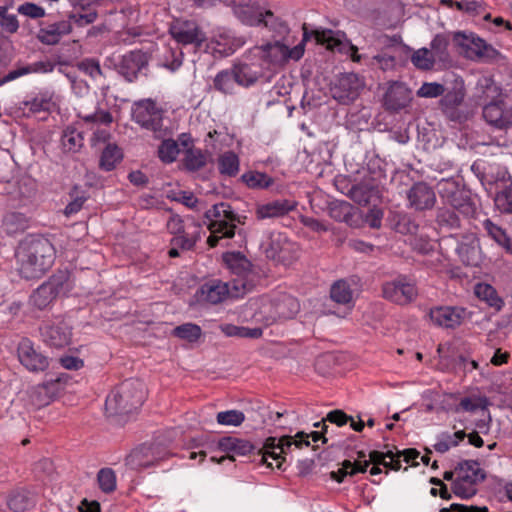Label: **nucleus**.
<instances>
[{"instance_id":"7c9ffc66","label":"nucleus","mask_w":512,"mask_h":512,"mask_svg":"<svg viewBox=\"0 0 512 512\" xmlns=\"http://www.w3.org/2000/svg\"><path fill=\"white\" fill-rule=\"evenodd\" d=\"M54 63L49 60L46 61H38L28 65H20L9 71L3 77H0V86L14 81L22 76L32 74V73H50L54 70Z\"/></svg>"},{"instance_id":"dca6fc26","label":"nucleus","mask_w":512,"mask_h":512,"mask_svg":"<svg viewBox=\"0 0 512 512\" xmlns=\"http://www.w3.org/2000/svg\"><path fill=\"white\" fill-rule=\"evenodd\" d=\"M267 257L282 262L291 261L298 256V246L289 241L287 236L280 232H272L269 240L264 244Z\"/></svg>"},{"instance_id":"f8f14e48","label":"nucleus","mask_w":512,"mask_h":512,"mask_svg":"<svg viewBox=\"0 0 512 512\" xmlns=\"http://www.w3.org/2000/svg\"><path fill=\"white\" fill-rule=\"evenodd\" d=\"M234 13L244 24L250 26L263 24L264 26L276 31L278 34H284L288 31L286 23L277 18L271 10L256 12L249 5L243 6L239 4L234 9Z\"/></svg>"},{"instance_id":"e2e57ef3","label":"nucleus","mask_w":512,"mask_h":512,"mask_svg":"<svg viewBox=\"0 0 512 512\" xmlns=\"http://www.w3.org/2000/svg\"><path fill=\"white\" fill-rule=\"evenodd\" d=\"M98 13L96 10H89L87 12L74 10L68 14V20L78 26H85L92 24L96 21Z\"/></svg>"},{"instance_id":"9d476101","label":"nucleus","mask_w":512,"mask_h":512,"mask_svg":"<svg viewBox=\"0 0 512 512\" xmlns=\"http://www.w3.org/2000/svg\"><path fill=\"white\" fill-rule=\"evenodd\" d=\"M453 41L461 49V53L470 60L492 59L497 54L491 45L473 33L457 32Z\"/></svg>"},{"instance_id":"423d86ee","label":"nucleus","mask_w":512,"mask_h":512,"mask_svg":"<svg viewBox=\"0 0 512 512\" xmlns=\"http://www.w3.org/2000/svg\"><path fill=\"white\" fill-rule=\"evenodd\" d=\"M166 227L173 235L171 245L178 246L182 250H192L201 238L202 227L193 218L183 219L179 215H172Z\"/></svg>"},{"instance_id":"c756f323","label":"nucleus","mask_w":512,"mask_h":512,"mask_svg":"<svg viewBox=\"0 0 512 512\" xmlns=\"http://www.w3.org/2000/svg\"><path fill=\"white\" fill-rule=\"evenodd\" d=\"M72 32L70 21H58L41 27L37 33V39L45 45L58 44L61 38Z\"/></svg>"},{"instance_id":"f704fd0d","label":"nucleus","mask_w":512,"mask_h":512,"mask_svg":"<svg viewBox=\"0 0 512 512\" xmlns=\"http://www.w3.org/2000/svg\"><path fill=\"white\" fill-rule=\"evenodd\" d=\"M465 93L462 89L457 88L448 91L440 100V105L443 112L452 120L459 117L457 112L458 106H460L464 100Z\"/></svg>"},{"instance_id":"338daca9","label":"nucleus","mask_w":512,"mask_h":512,"mask_svg":"<svg viewBox=\"0 0 512 512\" xmlns=\"http://www.w3.org/2000/svg\"><path fill=\"white\" fill-rule=\"evenodd\" d=\"M445 88L442 84L436 82H426L417 91V96L422 98H436L443 95Z\"/></svg>"},{"instance_id":"f257e3e1","label":"nucleus","mask_w":512,"mask_h":512,"mask_svg":"<svg viewBox=\"0 0 512 512\" xmlns=\"http://www.w3.org/2000/svg\"><path fill=\"white\" fill-rule=\"evenodd\" d=\"M16 259L19 275L26 280H36L52 267L55 248L47 238L30 235L19 243Z\"/></svg>"},{"instance_id":"0eeeda50","label":"nucleus","mask_w":512,"mask_h":512,"mask_svg":"<svg viewBox=\"0 0 512 512\" xmlns=\"http://www.w3.org/2000/svg\"><path fill=\"white\" fill-rule=\"evenodd\" d=\"M453 492L462 498H470L477 492V484L485 478L483 470L476 461H464L455 469Z\"/></svg>"},{"instance_id":"c03bdc74","label":"nucleus","mask_w":512,"mask_h":512,"mask_svg":"<svg viewBox=\"0 0 512 512\" xmlns=\"http://www.w3.org/2000/svg\"><path fill=\"white\" fill-rule=\"evenodd\" d=\"M369 458V460H366L369 464L373 463L374 465H383L384 467L392 470H399L401 468L400 455L394 454L392 451H388L386 453L371 451Z\"/></svg>"},{"instance_id":"680f3d73","label":"nucleus","mask_w":512,"mask_h":512,"mask_svg":"<svg viewBox=\"0 0 512 512\" xmlns=\"http://www.w3.org/2000/svg\"><path fill=\"white\" fill-rule=\"evenodd\" d=\"M216 420L219 425L240 426L245 420V415L239 410H227L219 412Z\"/></svg>"},{"instance_id":"49530a36","label":"nucleus","mask_w":512,"mask_h":512,"mask_svg":"<svg viewBox=\"0 0 512 512\" xmlns=\"http://www.w3.org/2000/svg\"><path fill=\"white\" fill-rule=\"evenodd\" d=\"M477 90L481 93L478 97L484 101H497V98L501 95L500 87L488 76H482L478 79Z\"/></svg>"},{"instance_id":"13d9d810","label":"nucleus","mask_w":512,"mask_h":512,"mask_svg":"<svg viewBox=\"0 0 512 512\" xmlns=\"http://www.w3.org/2000/svg\"><path fill=\"white\" fill-rule=\"evenodd\" d=\"M412 64L420 70H430L433 68L435 59L434 55L427 48L416 50L411 56Z\"/></svg>"},{"instance_id":"c9c22d12","label":"nucleus","mask_w":512,"mask_h":512,"mask_svg":"<svg viewBox=\"0 0 512 512\" xmlns=\"http://www.w3.org/2000/svg\"><path fill=\"white\" fill-rule=\"evenodd\" d=\"M482 225L489 237H491L506 252L512 253V240L502 227L496 225L490 219H485Z\"/></svg>"},{"instance_id":"ddd939ff","label":"nucleus","mask_w":512,"mask_h":512,"mask_svg":"<svg viewBox=\"0 0 512 512\" xmlns=\"http://www.w3.org/2000/svg\"><path fill=\"white\" fill-rule=\"evenodd\" d=\"M364 82L355 73H345L337 78L331 87L332 97L340 104H350L360 95Z\"/></svg>"},{"instance_id":"3c124183","label":"nucleus","mask_w":512,"mask_h":512,"mask_svg":"<svg viewBox=\"0 0 512 512\" xmlns=\"http://www.w3.org/2000/svg\"><path fill=\"white\" fill-rule=\"evenodd\" d=\"M241 179L251 189H266L274 183L272 177L259 171L246 172Z\"/></svg>"},{"instance_id":"4468645a","label":"nucleus","mask_w":512,"mask_h":512,"mask_svg":"<svg viewBox=\"0 0 512 512\" xmlns=\"http://www.w3.org/2000/svg\"><path fill=\"white\" fill-rule=\"evenodd\" d=\"M43 342L49 347L61 349L72 340V327L62 319L44 323L40 328Z\"/></svg>"},{"instance_id":"7ed1b4c3","label":"nucleus","mask_w":512,"mask_h":512,"mask_svg":"<svg viewBox=\"0 0 512 512\" xmlns=\"http://www.w3.org/2000/svg\"><path fill=\"white\" fill-rule=\"evenodd\" d=\"M146 397L144 384L129 379L117 386L106 398L105 409L109 416L128 415L141 407Z\"/></svg>"},{"instance_id":"a211bd4d","label":"nucleus","mask_w":512,"mask_h":512,"mask_svg":"<svg viewBox=\"0 0 512 512\" xmlns=\"http://www.w3.org/2000/svg\"><path fill=\"white\" fill-rule=\"evenodd\" d=\"M169 32L172 38L182 45L200 47L206 39L204 32L194 21L177 20L171 24Z\"/></svg>"},{"instance_id":"20e7f679","label":"nucleus","mask_w":512,"mask_h":512,"mask_svg":"<svg viewBox=\"0 0 512 512\" xmlns=\"http://www.w3.org/2000/svg\"><path fill=\"white\" fill-rule=\"evenodd\" d=\"M205 218L209 222L208 229L210 231L207 243L212 248L218 244L220 239L232 238L235 235V222H240L231 206L224 202L215 204L207 210Z\"/></svg>"},{"instance_id":"ea45409f","label":"nucleus","mask_w":512,"mask_h":512,"mask_svg":"<svg viewBox=\"0 0 512 512\" xmlns=\"http://www.w3.org/2000/svg\"><path fill=\"white\" fill-rule=\"evenodd\" d=\"M209 154L201 149H187L183 158V165L186 170L195 172L206 166Z\"/></svg>"},{"instance_id":"6e6d98bb","label":"nucleus","mask_w":512,"mask_h":512,"mask_svg":"<svg viewBox=\"0 0 512 512\" xmlns=\"http://www.w3.org/2000/svg\"><path fill=\"white\" fill-rule=\"evenodd\" d=\"M235 84L236 79L231 69L220 71L214 78L215 89L225 94L233 93Z\"/></svg>"},{"instance_id":"a878e982","label":"nucleus","mask_w":512,"mask_h":512,"mask_svg":"<svg viewBox=\"0 0 512 512\" xmlns=\"http://www.w3.org/2000/svg\"><path fill=\"white\" fill-rule=\"evenodd\" d=\"M411 100V90L404 84L395 82L385 93L384 106L387 110L397 112L406 108Z\"/></svg>"},{"instance_id":"9b49d317","label":"nucleus","mask_w":512,"mask_h":512,"mask_svg":"<svg viewBox=\"0 0 512 512\" xmlns=\"http://www.w3.org/2000/svg\"><path fill=\"white\" fill-rule=\"evenodd\" d=\"M132 119L142 128L152 131L156 137L161 136L163 126L162 111L151 99L141 100L134 104Z\"/></svg>"},{"instance_id":"774afa93","label":"nucleus","mask_w":512,"mask_h":512,"mask_svg":"<svg viewBox=\"0 0 512 512\" xmlns=\"http://www.w3.org/2000/svg\"><path fill=\"white\" fill-rule=\"evenodd\" d=\"M183 53L177 49L168 48L163 56V66L176 71L182 65Z\"/></svg>"},{"instance_id":"6ab92c4d","label":"nucleus","mask_w":512,"mask_h":512,"mask_svg":"<svg viewBox=\"0 0 512 512\" xmlns=\"http://www.w3.org/2000/svg\"><path fill=\"white\" fill-rule=\"evenodd\" d=\"M483 118L497 129H508L512 126V107L502 100L489 102L483 107Z\"/></svg>"},{"instance_id":"052dcab7","label":"nucleus","mask_w":512,"mask_h":512,"mask_svg":"<svg viewBox=\"0 0 512 512\" xmlns=\"http://www.w3.org/2000/svg\"><path fill=\"white\" fill-rule=\"evenodd\" d=\"M99 488L104 493H111L116 489V475L111 468H102L97 473Z\"/></svg>"},{"instance_id":"0e129e2a","label":"nucleus","mask_w":512,"mask_h":512,"mask_svg":"<svg viewBox=\"0 0 512 512\" xmlns=\"http://www.w3.org/2000/svg\"><path fill=\"white\" fill-rule=\"evenodd\" d=\"M448 39L443 35H436L431 42V52L434 59L444 61L448 57Z\"/></svg>"},{"instance_id":"412c9836","label":"nucleus","mask_w":512,"mask_h":512,"mask_svg":"<svg viewBox=\"0 0 512 512\" xmlns=\"http://www.w3.org/2000/svg\"><path fill=\"white\" fill-rule=\"evenodd\" d=\"M218 448L227 453V456H222L219 459L211 458L212 461L219 464L223 463L226 459L233 461L235 456H246L256 449L249 441L232 436L221 438L218 441Z\"/></svg>"},{"instance_id":"09e8293b","label":"nucleus","mask_w":512,"mask_h":512,"mask_svg":"<svg viewBox=\"0 0 512 512\" xmlns=\"http://www.w3.org/2000/svg\"><path fill=\"white\" fill-rule=\"evenodd\" d=\"M28 226L26 217L21 213L11 212L4 216L2 228L8 235L24 231Z\"/></svg>"},{"instance_id":"a19ab883","label":"nucleus","mask_w":512,"mask_h":512,"mask_svg":"<svg viewBox=\"0 0 512 512\" xmlns=\"http://www.w3.org/2000/svg\"><path fill=\"white\" fill-rule=\"evenodd\" d=\"M240 169V160L233 151H226L218 157V170L220 174L234 177Z\"/></svg>"},{"instance_id":"f03ea898","label":"nucleus","mask_w":512,"mask_h":512,"mask_svg":"<svg viewBox=\"0 0 512 512\" xmlns=\"http://www.w3.org/2000/svg\"><path fill=\"white\" fill-rule=\"evenodd\" d=\"M315 427H321V431H313L310 434L305 432H298L295 437L291 436H282L280 438L276 437H268L263 445L257 448L258 454L261 455L262 462L266 463L268 466H272L271 462H268V459L276 461V467L281 468L282 461H284V454L294 445L297 448H302L303 446H309L310 443L308 441L309 438L312 439L313 442H317L322 440L323 443L327 442V438L325 434L327 433L328 426L325 422H317L314 424Z\"/></svg>"},{"instance_id":"e433bc0d","label":"nucleus","mask_w":512,"mask_h":512,"mask_svg":"<svg viewBox=\"0 0 512 512\" xmlns=\"http://www.w3.org/2000/svg\"><path fill=\"white\" fill-rule=\"evenodd\" d=\"M231 70L236 79V83L243 87L253 85L260 77V71L253 70L252 66L246 63L235 64Z\"/></svg>"},{"instance_id":"cd10ccee","label":"nucleus","mask_w":512,"mask_h":512,"mask_svg":"<svg viewBox=\"0 0 512 512\" xmlns=\"http://www.w3.org/2000/svg\"><path fill=\"white\" fill-rule=\"evenodd\" d=\"M297 206L295 201L278 199L265 204H259L255 210L257 220L282 217L293 211Z\"/></svg>"},{"instance_id":"72a5a7b5","label":"nucleus","mask_w":512,"mask_h":512,"mask_svg":"<svg viewBox=\"0 0 512 512\" xmlns=\"http://www.w3.org/2000/svg\"><path fill=\"white\" fill-rule=\"evenodd\" d=\"M350 197L359 205H368L373 199L380 197V190L377 185L361 182L352 186Z\"/></svg>"},{"instance_id":"39448f33","label":"nucleus","mask_w":512,"mask_h":512,"mask_svg":"<svg viewBox=\"0 0 512 512\" xmlns=\"http://www.w3.org/2000/svg\"><path fill=\"white\" fill-rule=\"evenodd\" d=\"M246 284L241 280L223 282L219 279H212L202 284L195 293L198 303L218 304L227 297H239L246 292Z\"/></svg>"},{"instance_id":"5fc2aeb1","label":"nucleus","mask_w":512,"mask_h":512,"mask_svg":"<svg viewBox=\"0 0 512 512\" xmlns=\"http://www.w3.org/2000/svg\"><path fill=\"white\" fill-rule=\"evenodd\" d=\"M330 216L339 222H344L347 224H351V220L353 217V206L346 202H335L332 203L329 208Z\"/></svg>"},{"instance_id":"de8ad7c7","label":"nucleus","mask_w":512,"mask_h":512,"mask_svg":"<svg viewBox=\"0 0 512 512\" xmlns=\"http://www.w3.org/2000/svg\"><path fill=\"white\" fill-rule=\"evenodd\" d=\"M223 259L227 267L239 277H245L250 272V262L240 253H228Z\"/></svg>"},{"instance_id":"603ef678","label":"nucleus","mask_w":512,"mask_h":512,"mask_svg":"<svg viewBox=\"0 0 512 512\" xmlns=\"http://www.w3.org/2000/svg\"><path fill=\"white\" fill-rule=\"evenodd\" d=\"M330 296L339 304H349L353 299V291L347 281L339 280L332 285Z\"/></svg>"},{"instance_id":"b1692460","label":"nucleus","mask_w":512,"mask_h":512,"mask_svg":"<svg viewBox=\"0 0 512 512\" xmlns=\"http://www.w3.org/2000/svg\"><path fill=\"white\" fill-rule=\"evenodd\" d=\"M407 198L410 207L419 211L433 208L436 202L435 192L424 182L415 183L409 189Z\"/></svg>"},{"instance_id":"69168bd1","label":"nucleus","mask_w":512,"mask_h":512,"mask_svg":"<svg viewBox=\"0 0 512 512\" xmlns=\"http://www.w3.org/2000/svg\"><path fill=\"white\" fill-rule=\"evenodd\" d=\"M496 208L502 213H512V188H505L494 198Z\"/></svg>"},{"instance_id":"2eb2a0df","label":"nucleus","mask_w":512,"mask_h":512,"mask_svg":"<svg viewBox=\"0 0 512 512\" xmlns=\"http://www.w3.org/2000/svg\"><path fill=\"white\" fill-rule=\"evenodd\" d=\"M384 298L399 304L405 305L416 299L418 291L415 284L406 277H398L383 284Z\"/></svg>"},{"instance_id":"4be33fe9","label":"nucleus","mask_w":512,"mask_h":512,"mask_svg":"<svg viewBox=\"0 0 512 512\" xmlns=\"http://www.w3.org/2000/svg\"><path fill=\"white\" fill-rule=\"evenodd\" d=\"M429 316L431 321L439 327L455 328L462 323L465 317V309L452 306H439L432 308Z\"/></svg>"},{"instance_id":"473e14b6","label":"nucleus","mask_w":512,"mask_h":512,"mask_svg":"<svg viewBox=\"0 0 512 512\" xmlns=\"http://www.w3.org/2000/svg\"><path fill=\"white\" fill-rule=\"evenodd\" d=\"M273 298L276 310L275 317H278V321L291 319L298 313L300 305L295 297L283 293Z\"/></svg>"},{"instance_id":"864d4df0","label":"nucleus","mask_w":512,"mask_h":512,"mask_svg":"<svg viewBox=\"0 0 512 512\" xmlns=\"http://www.w3.org/2000/svg\"><path fill=\"white\" fill-rule=\"evenodd\" d=\"M275 312L274 298H263L259 310L255 313V318L257 321L263 322L266 326H269L278 322V317H275Z\"/></svg>"},{"instance_id":"6e6552de","label":"nucleus","mask_w":512,"mask_h":512,"mask_svg":"<svg viewBox=\"0 0 512 512\" xmlns=\"http://www.w3.org/2000/svg\"><path fill=\"white\" fill-rule=\"evenodd\" d=\"M70 289L69 276L65 272L53 274L30 295L29 302L39 310L47 308L62 293Z\"/></svg>"},{"instance_id":"c85d7f7f","label":"nucleus","mask_w":512,"mask_h":512,"mask_svg":"<svg viewBox=\"0 0 512 512\" xmlns=\"http://www.w3.org/2000/svg\"><path fill=\"white\" fill-rule=\"evenodd\" d=\"M243 44L244 42L241 39L235 38L230 32L219 31L213 36L210 47L215 55L227 57L242 47Z\"/></svg>"},{"instance_id":"bb28decb","label":"nucleus","mask_w":512,"mask_h":512,"mask_svg":"<svg viewBox=\"0 0 512 512\" xmlns=\"http://www.w3.org/2000/svg\"><path fill=\"white\" fill-rule=\"evenodd\" d=\"M156 450L154 446L143 445L126 457V465L134 470L148 468L161 459Z\"/></svg>"},{"instance_id":"f3484780","label":"nucleus","mask_w":512,"mask_h":512,"mask_svg":"<svg viewBox=\"0 0 512 512\" xmlns=\"http://www.w3.org/2000/svg\"><path fill=\"white\" fill-rule=\"evenodd\" d=\"M65 381L63 376H59L32 387L29 390L30 403L37 408L49 405L62 392Z\"/></svg>"},{"instance_id":"58836bf2","label":"nucleus","mask_w":512,"mask_h":512,"mask_svg":"<svg viewBox=\"0 0 512 512\" xmlns=\"http://www.w3.org/2000/svg\"><path fill=\"white\" fill-rule=\"evenodd\" d=\"M123 153L116 144H107L101 153L99 167L104 171H112L121 162Z\"/></svg>"},{"instance_id":"79ce46f5","label":"nucleus","mask_w":512,"mask_h":512,"mask_svg":"<svg viewBox=\"0 0 512 512\" xmlns=\"http://www.w3.org/2000/svg\"><path fill=\"white\" fill-rule=\"evenodd\" d=\"M475 294L480 299L485 301L490 307L496 310H501L504 305L503 300L498 296L495 288L486 283H479L475 286Z\"/></svg>"},{"instance_id":"4d7b16f0","label":"nucleus","mask_w":512,"mask_h":512,"mask_svg":"<svg viewBox=\"0 0 512 512\" xmlns=\"http://www.w3.org/2000/svg\"><path fill=\"white\" fill-rule=\"evenodd\" d=\"M201 328L193 323H185L175 327L171 334L188 342H195L201 336Z\"/></svg>"},{"instance_id":"aec40b11","label":"nucleus","mask_w":512,"mask_h":512,"mask_svg":"<svg viewBox=\"0 0 512 512\" xmlns=\"http://www.w3.org/2000/svg\"><path fill=\"white\" fill-rule=\"evenodd\" d=\"M18 358L29 371H44L49 366L48 358L38 352L29 339H23L19 343Z\"/></svg>"},{"instance_id":"393cba45","label":"nucleus","mask_w":512,"mask_h":512,"mask_svg":"<svg viewBox=\"0 0 512 512\" xmlns=\"http://www.w3.org/2000/svg\"><path fill=\"white\" fill-rule=\"evenodd\" d=\"M249 53L258 57L264 64H282L286 61L287 46L276 41L261 46H255Z\"/></svg>"},{"instance_id":"5701e85b","label":"nucleus","mask_w":512,"mask_h":512,"mask_svg":"<svg viewBox=\"0 0 512 512\" xmlns=\"http://www.w3.org/2000/svg\"><path fill=\"white\" fill-rule=\"evenodd\" d=\"M147 64L148 56L146 53L140 50L130 51L122 56L118 64V71L126 80L131 82Z\"/></svg>"},{"instance_id":"1a4fd4ad","label":"nucleus","mask_w":512,"mask_h":512,"mask_svg":"<svg viewBox=\"0 0 512 512\" xmlns=\"http://www.w3.org/2000/svg\"><path fill=\"white\" fill-rule=\"evenodd\" d=\"M310 36H313L318 44L325 45L329 50L337 49L339 52H344L347 48L353 62H360L361 60L358 48L350 42L343 41L344 33L340 31L334 32L330 29L309 30L304 26V41Z\"/></svg>"},{"instance_id":"37998d69","label":"nucleus","mask_w":512,"mask_h":512,"mask_svg":"<svg viewBox=\"0 0 512 512\" xmlns=\"http://www.w3.org/2000/svg\"><path fill=\"white\" fill-rule=\"evenodd\" d=\"M62 148L67 153L78 152L84 144V138L81 132L73 127H67L61 137Z\"/></svg>"},{"instance_id":"4c0bfd02","label":"nucleus","mask_w":512,"mask_h":512,"mask_svg":"<svg viewBox=\"0 0 512 512\" xmlns=\"http://www.w3.org/2000/svg\"><path fill=\"white\" fill-rule=\"evenodd\" d=\"M368 466L369 462L367 461L358 460L352 463L350 460H345L343 461L341 468H339L337 471H332L330 473V477L336 482L342 483L344 481V478L348 475L353 476L357 473L366 472Z\"/></svg>"},{"instance_id":"bf43d9fd","label":"nucleus","mask_w":512,"mask_h":512,"mask_svg":"<svg viewBox=\"0 0 512 512\" xmlns=\"http://www.w3.org/2000/svg\"><path fill=\"white\" fill-rule=\"evenodd\" d=\"M179 154L178 143L173 139L163 140L158 148V157L164 163H172Z\"/></svg>"},{"instance_id":"8fccbe9b","label":"nucleus","mask_w":512,"mask_h":512,"mask_svg":"<svg viewBox=\"0 0 512 512\" xmlns=\"http://www.w3.org/2000/svg\"><path fill=\"white\" fill-rule=\"evenodd\" d=\"M488 406L489 401L485 396H470L462 398L455 411L459 412L462 410L473 413L480 410L485 414L488 413Z\"/></svg>"},{"instance_id":"2f4dec72","label":"nucleus","mask_w":512,"mask_h":512,"mask_svg":"<svg viewBox=\"0 0 512 512\" xmlns=\"http://www.w3.org/2000/svg\"><path fill=\"white\" fill-rule=\"evenodd\" d=\"M54 103L48 93H39L30 99L23 100L18 104V110L22 112L24 116H31L40 112H48L52 108Z\"/></svg>"},{"instance_id":"a18cd8bd","label":"nucleus","mask_w":512,"mask_h":512,"mask_svg":"<svg viewBox=\"0 0 512 512\" xmlns=\"http://www.w3.org/2000/svg\"><path fill=\"white\" fill-rule=\"evenodd\" d=\"M477 90L481 93L478 97L484 101H497V98L501 95L500 87L488 76H482L478 79Z\"/></svg>"}]
</instances>
